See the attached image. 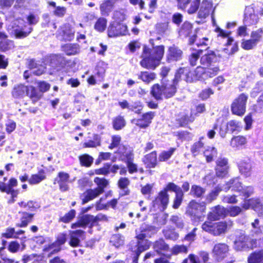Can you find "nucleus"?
I'll list each match as a JSON object with an SVG mask.
<instances>
[{"instance_id": "obj_1", "label": "nucleus", "mask_w": 263, "mask_h": 263, "mask_svg": "<svg viewBox=\"0 0 263 263\" xmlns=\"http://www.w3.org/2000/svg\"><path fill=\"white\" fill-rule=\"evenodd\" d=\"M164 52L163 46H158L154 47L150 50L144 46L141 57L142 60L140 62V65L147 69H155L160 63Z\"/></svg>"}, {"instance_id": "obj_2", "label": "nucleus", "mask_w": 263, "mask_h": 263, "mask_svg": "<svg viewBox=\"0 0 263 263\" xmlns=\"http://www.w3.org/2000/svg\"><path fill=\"white\" fill-rule=\"evenodd\" d=\"M176 91V83L174 80L173 82L163 83L161 85L156 84L153 85L151 93L157 100L162 99L163 97L171 98Z\"/></svg>"}, {"instance_id": "obj_3", "label": "nucleus", "mask_w": 263, "mask_h": 263, "mask_svg": "<svg viewBox=\"0 0 263 263\" xmlns=\"http://www.w3.org/2000/svg\"><path fill=\"white\" fill-rule=\"evenodd\" d=\"M235 240L234 248L236 251H242L249 248L253 247V243H256V239L250 240L245 232L241 230H237L235 232Z\"/></svg>"}, {"instance_id": "obj_4", "label": "nucleus", "mask_w": 263, "mask_h": 263, "mask_svg": "<svg viewBox=\"0 0 263 263\" xmlns=\"http://www.w3.org/2000/svg\"><path fill=\"white\" fill-rule=\"evenodd\" d=\"M258 14L263 16V7L248 6L245 10L244 22L248 25H255L259 21Z\"/></svg>"}, {"instance_id": "obj_5", "label": "nucleus", "mask_w": 263, "mask_h": 263, "mask_svg": "<svg viewBox=\"0 0 263 263\" xmlns=\"http://www.w3.org/2000/svg\"><path fill=\"white\" fill-rule=\"evenodd\" d=\"M20 25V21L17 20L9 25L7 28V30L9 33L17 39L26 37L32 30L31 27H29L27 29H26L25 26L23 27Z\"/></svg>"}, {"instance_id": "obj_6", "label": "nucleus", "mask_w": 263, "mask_h": 263, "mask_svg": "<svg viewBox=\"0 0 263 263\" xmlns=\"http://www.w3.org/2000/svg\"><path fill=\"white\" fill-rule=\"evenodd\" d=\"M248 98L247 95L241 93L234 100L231 105L233 114L241 116L245 113Z\"/></svg>"}, {"instance_id": "obj_7", "label": "nucleus", "mask_w": 263, "mask_h": 263, "mask_svg": "<svg viewBox=\"0 0 263 263\" xmlns=\"http://www.w3.org/2000/svg\"><path fill=\"white\" fill-rule=\"evenodd\" d=\"M169 202V197L165 190L161 191L156 199L153 201L154 211L159 210L164 211L167 207Z\"/></svg>"}, {"instance_id": "obj_8", "label": "nucleus", "mask_w": 263, "mask_h": 263, "mask_svg": "<svg viewBox=\"0 0 263 263\" xmlns=\"http://www.w3.org/2000/svg\"><path fill=\"white\" fill-rule=\"evenodd\" d=\"M177 2L180 8L184 9L188 7V13L193 14L199 8L200 0H177Z\"/></svg>"}, {"instance_id": "obj_9", "label": "nucleus", "mask_w": 263, "mask_h": 263, "mask_svg": "<svg viewBox=\"0 0 263 263\" xmlns=\"http://www.w3.org/2000/svg\"><path fill=\"white\" fill-rule=\"evenodd\" d=\"M127 31L126 25L117 22L113 23L108 27V35L114 37L119 35H125Z\"/></svg>"}, {"instance_id": "obj_10", "label": "nucleus", "mask_w": 263, "mask_h": 263, "mask_svg": "<svg viewBox=\"0 0 263 263\" xmlns=\"http://www.w3.org/2000/svg\"><path fill=\"white\" fill-rule=\"evenodd\" d=\"M215 167L216 175L218 177H224L228 173L229 166L228 160L224 158H219Z\"/></svg>"}, {"instance_id": "obj_11", "label": "nucleus", "mask_w": 263, "mask_h": 263, "mask_svg": "<svg viewBox=\"0 0 263 263\" xmlns=\"http://www.w3.org/2000/svg\"><path fill=\"white\" fill-rule=\"evenodd\" d=\"M229 247L225 243H217L213 248V256L218 260H222L227 255Z\"/></svg>"}, {"instance_id": "obj_12", "label": "nucleus", "mask_w": 263, "mask_h": 263, "mask_svg": "<svg viewBox=\"0 0 263 263\" xmlns=\"http://www.w3.org/2000/svg\"><path fill=\"white\" fill-rule=\"evenodd\" d=\"M205 210V206L204 204H200L192 200L189 204L186 213L191 216H196L200 213L204 212Z\"/></svg>"}, {"instance_id": "obj_13", "label": "nucleus", "mask_w": 263, "mask_h": 263, "mask_svg": "<svg viewBox=\"0 0 263 263\" xmlns=\"http://www.w3.org/2000/svg\"><path fill=\"white\" fill-rule=\"evenodd\" d=\"M227 215V209L220 205L214 207L212 212L208 214V219L217 220Z\"/></svg>"}, {"instance_id": "obj_14", "label": "nucleus", "mask_w": 263, "mask_h": 263, "mask_svg": "<svg viewBox=\"0 0 263 263\" xmlns=\"http://www.w3.org/2000/svg\"><path fill=\"white\" fill-rule=\"evenodd\" d=\"M154 112L150 111L143 114L141 118L134 120L133 122L140 127L145 128L151 123L152 120L154 118Z\"/></svg>"}, {"instance_id": "obj_15", "label": "nucleus", "mask_w": 263, "mask_h": 263, "mask_svg": "<svg viewBox=\"0 0 263 263\" xmlns=\"http://www.w3.org/2000/svg\"><path fill=\"white\" fill-rule=\"evenodd\" d=\"M239 170L241 175L246 177H250L252 170V164L250 159L242 160L240 161Z\"/></svg>"}, {"instance_id": "obj_16", "label": "nucleus", "mask_w": 263, "mask_h": 263, "mask_svg": "<svg viewBox=\"0 0 263 263\" xmlns=\"http://www.w3.org/2000/svg\"><path fill=\"white\" fill-rule=\"evenodd\" d=\"M230 188L234 191L240 193L243 189L242 183L240 181V178L236 177L230 180L223 185V191L227 192Z\"/></svg>"}, {"instance_id": "obj_17", "label": "nucleus", "mask_w": 263, "mask_h": 263, "mask_svg": "<svg viewBox=\"0 0 263 263\" xmlns=\"http://www.w3.org/2000/svg\"><path fill=\"white\" fill-rule=\"evenodd\" d=\"M95 222V217L92 215H85L81 217L80 220L71 225V228H85L86 226L91 223V226Z\"/></svg>"}, {"instance_id": "obj_18", "label": "nucleus", "mask_w": 263, "mask_h": 263, "mask_svg": "<svg viewBox=\"0 0 263 263\" xmlns=\"http://www.w3.org/2000/svg\"><path fill=\"white\" fill-rule=\"evenodd\" d=\"M212 6V2L211 0H203L198 12L199 17L205 18L208 16L210 14Z\"/></svg>"}, {"instance_id": "obj_19", "label": "nucleus", "mask_w": 263, "mask_h": 263, "mask_svg": "<svg viewBox=\"0 0 263 263\" xmlns=\"http://www.w3.org/2000/svg\"><path fill=\"white\" fill-rule=\"evenodd\" d=\"M200 62L201 64L205 67L218 64V58L213 52L205 54L202 56L200 59Z\"/></svg>"}, {"instance_id": "obj_20", "label": "nucleus", "mask_w": 263, "mask_h": 263, "mask_svg": "<svg viewBox=\"0 0 263 263\" xmlns=\"http://www.w3.org/2000/svg\"><path fill=\"white\" fill-rule=\"evenodd\" d=\"M202 229L214 236L220 235L216 222H213L211 220L204 222L202 226Z\"/></svg>"}, {"instance_id": "obj_21", "label": "nucleus", "mask_w": 263, "mask_h": 263, "mask_svg": "<svg viewBox=\"0 0 263 263\" xmlns=\"http://www.w3.org/2000/svg\"><path fill=\"white\" fill-rule=\"evenodd\" d=\"M151 246V242L147 239L140 240L139 242H137V249L135 251L136 256L134 258V263H137L138 258L140 254L142 252L148 249Z\"/></svg>"}, {"instance_id": "obj_22", "label": "nucleus", "mask_w": 263, "mask_h": 263, "mask_svg": "<svg viewBox=\"0 0 263 263\" xmlns=\"http://www.w3.org/2000/svg\"><path fill=\"white\" fill-rule=\"evenodd\" d=\"M102 194L101 191H99L96 188L87 190L83 194L82 198L83 204L88 202Z\"/></svg>"}, {"instance_id": "obj_23", "label": "nucleus", "mask_w": 263, "mask_h": 263, "mask_svg": "<svg viewBox=\"0 0 263 263\" xmlns=\"http://www.w3.org/2000/svg\"><path fill=\"white\" fill-rule=\"evenodd\" d=\"M28 67L32 70L33 73L36 76L42 74L45 70V67L44 65L39 64L33 60L29 62Z\"/></svg>"}, {"instance_id": "obj_24", "label": "nucleus", "mask_w": 263, "mask_h": 263, "mask_svg": "<svg viewBox=\"0 0 263 263\" xmlns=\"http://www.w3.org/2000/svg\"><path fill=\"white\" fill-rule=\"evenodd\" d=\"M84 232L81 230L72 231L70 232V240L69 245L72 247H77L80 243L79 238H81Z\"/></svg>"}, {"instance_id": "obj_25", "label": "nucleus", "mask_w": 263, "mask_h": 263, "mask_svg": "<svg viewBox=\"0 0 263 263\" xmlns=\"http://www.w3.org/2000/svg\"><path fill=\"white\" fill-rule=\"evenodd\" d=\"M247 142L246 137L243 136H234L231 139L230 145L233 148H240Z\"/></svg>"}, {"instance_id": "obj_26", "label": "nucleus", "mask_w": 263, "mask_h": 263, "mask_svg": "<svg viewBox=\"0 0 263 263\" xmlns=\"http://www.w3.org/2000/svg\"><path fill=\"white\" fill-rule=\"evenodd\" d=\"M193 71H188L186 69H180L178 72L176 73L175 75V78L174 79V82L176 84L177 82L179 81V79L181 77V75L185 76L184 79L186 82H192L194 81H190L189 79L192 78L193 76Z\"/></svg>"}, {"instance_id": "obj_27", "label": "nucleus", "mask_w": 263, "mask_h": 263, "mask_svg": "<svg viewBox=\"0 0 263 263\" xmlns=\"http://www.w3.org/2000/svg\"><path fill=\"white\" fill-rule=\"evenodd\" d=\"M153 249L158 253H162L169 250V246L162 239L156 241L153 244Z\"/></svg>"}, {"instance_id": "obj_28", "label": "nucleus", "mask_w": 263, "mask_h": 263, "mask_svg": "<svg viewBox=\"0 0 263 263\" xmlns=\"http://www.w3.org/2000/svg\"><path fill=\"white\" fill-rule=\"evenodd\" d=\"M182 51L178 47L173 45L168 49V58L172 60L177 61L181 59Z\"/></svg>"}, {"instance_id": "obj_29", "label": "nucleus", "mask_w": 263, "mask_h": 263, "mask_svg": "<svg viewBox=\"0 0 263 263\" xmlns=\"http://www.w3.org/2000/svg\"><path fill=\"white\" fill-rule=\"evenodd\" d=\"M114 8V3L110 1L103 2L100 6L101 13L103 15H108Z\"/></svg>"}, {"instance_id": "obj_30", "label": "nucleus", "mask_w": 263, "mask_h": 263, "mask_svg": "<svg viewBox=\"0 0 263 263\" xmlns=\"http://www.w3.org/2000/svg\"><path fill=\"white\" fill-rule=\"evenodd\" d=\"M220 235L226 233L233 226V221L231 220L216 222Z\"/></svg>"}, {"instance_id": "obj_31", "label": "nucleus", "mask_w": 263, "mask_h": 263, "mask_svg": "<svg viewBox=\"0 0 263 263\" xmlns=\"http://www.w3.org/2000/svg\"><path fill=\"white\" fill-rule=\"evenodd\" d=\"M193 74L194 75L192 78L189 79V80L190 81H197L206 79L205 74L204 68L203 67H197L196 69L193 71Z\"/></svg>"}, {"instance_id": "obj_32", "label": "nucleus", "mask_w": 263, "mask_h": 263, "mask_svg": "<svg viewBox=\"0 0 263 263\" xmlns=\"http://www.w3.org/2000/svg\"><path fill=\"white\" fill-rule=\"evenodd\" d=\"M249 263L263 262V250L252 253L248 259Z\"/></svg>"}, {"instance_id": "obj_33", "label": "nucleus", "mask_w": 263, "mask_h": 263, "mask_svg": "<svg viewBox=\"0 0 263 263\" xmlns=\"http://www.w3.org/2000/svg\"><path fill=\"white\" fill-rule=\"evenodd\" d=\"M26 93L33 102H36L42 97V94L32 86H27Z\"/></svg>"}, {"instance_id": "obj_34", "label": "nucleus", "mask_w": 263, "mask_h": 263, "mask_svg": "<svg viewBox=\"0 0 263 263\" xmlns=\"http://www.w3.org/2000/svg\"><path fill=\"white\" fill-rule=\"evenodd\" d=\"M138 78L146 83H149L155 79L156 74L149 71H141L138 75Z\"/></svg>"}, {"instance_id": "obj_35", "label": "nucleus", "mask_w": 263, "mask_h": 263, "mask_svg": "<svg viewBox=\"0 0 263 263\" xmlns=\"http://www.w3.org/2000/svg\"><path fill=\"white\" fill-rule=\"evenodd\" d=\"M144 162L148 167H154L157 163L156 152H153L147 155L145 157Z\"/></svg>"}, {"instance_id": "obj_36", "label": "nucleus", "mask_w": 263, "mask_h": 263, "mask_svg": "<svg viewBox=\"0 0 263 263\" xmlns=\"http://www.w3.org/2000/svg\"><path fill=\"white\" fill-rule=\"evenodd\" d=\"M130 183L128 178L125 177L121 178L118 182L119 187L122 190V193H120L122 195H127L129 193V190L127 189Z\"/></svg>"}, {"instance_id": "obj_37", "label": "nucleus", "mask_w": 263, "mask_h": 263, "mask_svg": "<svg viewBox=\"0 0 263 263\" xmlns=\"http://www.w3.org/2000/svg\"><path fill=\"white\" fill-rule=\"evenodd\" d=\"M118 153L121 155V158L122 160L125 161L126 162L128 161L133 160V154L129 149L124 146H122V148L120 147Z\"/></svg>"}, {"instance_id": "obj_38", "label": "nucleus", "mask_w": 263, "mask_h": 263, "mask_svg": "<svg viewBox=\"0 0 263 263\" xmlns=\"http://www.w3.org/2000/svg\"><path fill=\"white\" fill-rule=\"evenodd\" d=\"M203 154L206 158L207 162H210L213 160L214 157L217 155V149L214 147L208 146L204 151Z\"/></svg>"}, {"instance_id": "obj_39", "label": "nucleus", "mask_w": 263, "mask_h": 263, "mask_svg": "<svg viewBox=\"0 0 263 263\" xmlns=\"http://www.w3.org/2000/svg\"><path fill=\"white\" fill-rule=\"evenodd\" d=\"M206 78H212L217 74L219 71L218 64L204 67Z\"/></svg>"}, {"instance_id": "obj_40", "label": "nucleus", "mask_w": 263, "mask_h": 263, "mask_svg": "<svg viewBox=\"0 0 263 263\" xmlns=\"http://www.w3.org/2000/svg\"><path fill=\"white\" fill-rule=\"evenodd\" d=\"M46 176L44 172L41 171L37 174L32 175L28 179V182L31 185L38 184L44 180Z\"/></svg>"}, {"instance_id": "obj_41", "label": "nucleus", "mask_w": 263, "mask_h": 263, "mask_svg": "<svg viewBox=\"0 0 263 263\" xmlns=\"http://www.w3.org/2000/svg\"><path fill=\"white\" fill-rule=\"evenodd\" d=\"M63 50L68 55H75L80 51L79 46L76 44H67L63 47Z\"/></svg>"}, {"instance_id": "obj_42", "label": "nucleus", "mask_w": 263, "mask_h": 263, "mask_svg": "<svg viewBox=\"0 0 263 263\" xmlns=\"http://www.w3.org/2000/svg\"><path fill=\"white\" fill-rule=\"evenodd\" d=\"M107 22L106 18L102 17H99L95 24V29L98 32H103L106 28Z\"/></svg>"}, {"instance_id": "obj_43", "label": "nucleus", "mask_w": 263, "mask_h": 263, "mask_svg": "<svg viewBox=\"0 0 263 263\" xmlns=\"http://www.w3.org/2000/svg\"><path fill=\"white\" fill-rule=\"evenodd\" d=\"M27 90V86L23 85H18L13 88L12 94L14 98H21L24 96L25 92H26Z\"/></svg>"}, {"instance_id": "obj_44", "label": "nucleus", "mask_w": 263, "mask_h": 263, "mask_svg": "<svg viewBox=\"0 0 263 263\" xmlns=\"http://www.w3.org/2000/svg\"><path fill=\"white\" fill-rule=\"evenodd\" d=\"M33 214L26 212L22 213V217L21 220V223L17 224L18 227H25L31 222Z\"/></svg>"}, {"instance_id": "obj_45", "label": "nucleus", "mask_w": 263, "mask_h": 263, "mask_svg": "<svg viewBox=\"0 0 263 263\" xmlns=\"http://www.w3.org/2000/svg\"><path fill=\"white\" fill-rule=\"evenodd\" d=\"M14 47V43L11 40L7 39L5 40L0 41V50L3 52L11 50Z\"/></svg>"}, {"instance_id": "obj_46", "label": "nucleus", "mask_w": 263, "mask_h": 263, "mask_svg": "<svg viewBox=\"0 0 263 263\" xmlns=\"http://www.w3.org/2000/svg\"><path fill=\"white\" fill-rule=\"evenodd\" d=\"M262 36L263 29L261 28L252 31L250 35L251 39L257 44L261 41Z\"/></svg>"}, {"instance_id": "obj_47", "label": "nucleus", "mask_w": 263, "mask_h": 263, "mask_svg": "<svg viewBox=\"0 0 263 263\" xmlns=\"http://www.w3.org/2000/svg\"><path fill=\"white\" fill-rule=\"evenodd\" d=\"M112 124L115 129L120 130L125 126L126 123L123 117L118 116L114 119Z\"/></svg>"}, {"instance_id": "obj_48", "label": "nucleus", "mask_w": 263, "mask_h": 263, "mask_svg": "<svg viewBox=\"0 0 263 263\" xmlns=\"http://www.w3.org/2000/svg\"><path fill=\"white\" fill-rule=\"evenodd\" d=\"M94 182L98 185L96 189L101 191L102 193L104 192V188L108 184V181L106 179L99 177H96L94 179Z\"/></svg>"}, {"instance_id": "obj_49", "label": "nucleus", "mask_w": 263, "mask_h": 263, "mask_svg": "<svg viewBox=\"0 0 263 263\" xmlns=\"http://www.w3.org/2000/svg\"><path fill=\"white\" fill-rule=\"evenodd\" d=\"M228 129L232 132H240L242 128L241 122L236 120H231L228 123Z\"/></svg>"}, {"instance_id": "obj_50", "label": "nucleus", "mask_w": 263, "mask_h": 263, "mask_svg": "<svg viewBox=\"0 0 263 263\" xmlns=\"http://www.w3.org/2000/svg\"><path fill=\"white\" fill-rule=\"evenodd\" d=\"M163 233L166 239L176 240L179 237V234L174 229L167 228L163 231Z\"/></svg>"}, {"instance_id": "obj_51", "label": "nucleus", "mask_w": 263, "mask_h": 263, "mask_svg": "<svg viewBox=\"0 0 263 263\" xmlns=\"http://www.w3.org/2000/svg\"><path fill=\"white\" fill-rule=\"evenodd\" d=\"M215 31L218 33V36H221L223 37H228L227 42L226 44L227 46L232 45V43L234 42V40L232 37H229V35L230 34V32H226L219 27H217L215 29Z\"/></svg>"}, {"instance_id": "obj_52", "label": "nucleus", "mask_w": 263, "mask_h": 263, "mask_svg": "<svg viewBox=\"0 0 263 263\" xmlns=\"http://www.w3.org/2000/svg\"><path fill=\"white\" fill-rule=\"evenodd\" d=\"M205 191V189L200 186L193 185L191 187V194L194 196L200 197L204 194Z\"/></svg>"}, {"instance_id": "obj_53", "label": "nucleus", "mask_w": 263, "mask_h": 263, "mask_svg": "<svg viewBox=\"0 0 263 263\" xmlns=\"http://www.w3.org/2000/svg\"><path fill=\"white\" fill-rule=\"evenodd\" d=\"M175 148H170L168 151H163L159 156V159L160 161H165L167 160L175 151Z\"/></svg>"}, {"instance_id": "obj_54", "label": "nucleus", "mask_w": 263, "mask_h": 263, "mask_svg": "<svg viewBox=\"0 0 263 263\" xmlns=\"http://www.w3.org/2000/svg\"><path fill=\"white\" fill-rule=\"evenodd\" d=\"M222 190H223V186H217L207 196L206 199L209 202H211L212 200L216 199L219 193Z\"/></svg>"}, {"instance_id": "obj_55", "label": "nucleus", "mask_w": 263, "mask_h": 263, "mask_svg": "<svg viewBox=\"0 0 263 263\" xmlns=\"http://www.w3.org/2000/svg\"><path fill=\"white\" fill-rule=\"evenodd\" d=\"M256 44L251 39L249 40H242L241 43V47L245 50H251L253 49L256 46Z\"/></svg>"}, {"instance_id": "obj_56", "label": "nucleus", "mask_w": 263, "mask_h": 263, "mask_svg": "<svg viewBox=\"0 0 263 263\" xmlns=\"http://www.w3.org/2000/svg\"><path fill=\"white\" fill-rule=\"evenodd\" d=\"M110 241L116 247L118 248L124 244V239L122 236L119 234L114 235L112 236Z\"/></svg>"}, {"instance_id": "obj_57", "label": "nucleus", "mask_w": 263, "mask_h": 263, "mask_svg": "<svg viewBox=\"0 0 263 263\" xmlns=\"http://www.w3.org/2000/svg\"><path fill=\"white\" fill-rule=\"evenodd\" d=\"M249 200L253 201L250 202L251 205L252 206V209L257 211L259 215H263V213L261 211H260L261 206L262 205V204H261V201L258 199L255 198L250 199H249Z\"/></svg>"}, {"instance_id": "obj_58", "label": "nucleus", "mask_w": 263, "mask_h": 263, "mask_svg": "<svg viewBox=\"0 0 263 263\" xmlns=\"http://www.w3.org/2000/svg\"><path fill=\"white\" fill-rule=\"evenodd\" d=\"M242 209L238 206H231L227 209V214L231 217H235L240 214Z\"/></svg>"}, {"instance_id": "obj_59", "label": "nucleus", "mask_w": 263, "mask_h": 263, "mask_svg": "<svg viewBox=\"0 0 263 263\" xmlns=\"http://www.w3.org/2000/svg\"><path fill=\"white\" fill-rule=\"evenodd\" d=\"M81 164L85 166H89L93 162V158L88 155H83L79 157Z\"/></svg>"}, {"instance_id": "obj_60", "label": "nucleus", "mask_w": 263, "mask_h": 263, "mask_svg": "<svg viewBox=\"0 0 263 263\" xmlns=\"http://www.w3.org/2000/svg\"><path fill=\"white\" fill-rule=\"evenodd\" d=\"M173 254L177 255L179 253H186L187 248L184 245H175L171 249Z\"/></svg>"}, {"instance_id": "obj_61", "label": "nucleus", "mask_w": 263, "mask_h": 263, "mask_svg": "<svg viewBox=\"0 0 263 263\" xmlns=\"http://www.w3.org/2000/svg\"><path fill=\"white\" fill-rule=\"evenodd\" d=\"M251 226L252 229L251 230L253 235H258L262 232L261 227L259 226V220L256 219L254 222H252Z\"/></svg>"}, {"instance_id": "obj_62", "label": "nucleus", "mask_w": 263, "mask_h": 263, "mask_svg": "<svg viewBox=\"0 0 263 263\" xmlns=\"http://www.w3.org/2000/svg\"><path fill=\"white\" fill-rule=\"evenodd\" d=\"M201 53V50L196 51L191 54L189 57V61L192 66H195Z\"/></svg>"}, {"instance_id": "obj_63", "label": "nucleus", "mask_w": 263, "mask_h": 263, "mask_svg": "<svg viewBox=\"0 0 263 263\" xmlns=\"http://www.w3.org/2000/svg\"><path fill=\"white\" fill-rule=\"evenodd\" d=\"M58 177V182H73L75 180V178H74L72 180H70L69 175L64 172H59Z\"/></svg>"}, {"instance_id": "obj_64", "label": "nucleus", "mask_w": 263, "mask_h": 263, "mask_svg": "<svg viewBox=\"0 0 263 263\" xmlns=\"http://www.w3.org/2000/svg\"><path fill=\"white\" fill-rule=\"evenodd\" d=\"M76 216V211L74 210H70L64 216L61 218V220L65 223L70 222Z\"/></svg>"}]
</instances>
